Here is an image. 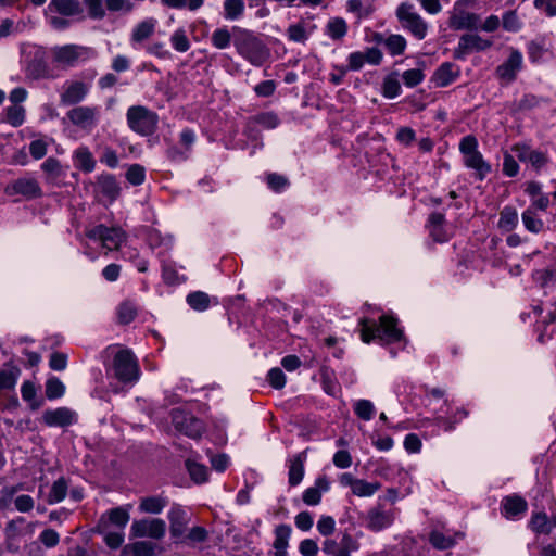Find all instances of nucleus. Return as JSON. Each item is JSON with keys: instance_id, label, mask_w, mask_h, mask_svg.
<instances>
[{"instance_id": "39448f33", "label": "nucleus", "mask_w": 556, "mask_h": 556, "mask_svg": "<svg viewBox=\"0 0 556 556\" xmlns=\"http://www.w3.org/2000/svg\"><path fill=\"white\" fill-rule=\"evenodd\" d=\"M396 17L403 28L407 29L418 40L424 39L428 33V24L415 11L412 3L403 2L396 9Z\"/></svg>"}, {"instance_id": "393cba45", "label": "nucleus", "mask_w": 556, "mask_h": 556, "mask_svg": "<svg viewBox=\"0 0 556 556\" xmlns=\"http://www.w3.org/2000/svg\"><path fill=\"white\" fill-rule=\"evenodd\" d=\"M156 548V544L150 541H137L125 545L122 549V556H155Z\"/></svg>"}, {"instance_id": "09e8293b", "label": "nucleus", "mask_w": 556, "mask_h": 556, "mask_svg": "<svg viewBox=\"0 0 556 556\" xmlns=\"http://www.w3.org/2000/svg\"><path fill=\"white\" fill-rule=\"evenodd\" d=\"M161 3L170 9H184L188 8L190 11L200 9L204 0H161Z\"/></svg>"}, {"instance_id": "37998d69", "label": "nucleus", "mask_w": 556, "mask_h": 556, "mask_svg": "<svg viewBox=\"0 0 556 556\" xmlns=\"http://www.w3.org/2000/svg\"><path fill=\"white\" fill-rule=\"evenodd\" d=\"M208 539V532L204 527H193L178 541L187 544L203 543Z\"/></svg>"}, {"instance_id": "7ed1b4c3", "label": "nucleus", "mask_w": 556, "mask_h": 556, "mask_svg": "<svg viewBox=\"0 0 556 556\" xmlns=\"http://www.w3.org/2000/svg\"><path fill=\"white\" fill-rule=\"evenodd\" d=\"M112 369L114 377L123 383H135L140 377L138 359L129 349L114 353Z\"/></svg>"}, {"instance_id": "a211bd4d", "label": "nucleus", "mask_w": 556, "mask_h": 556, "mask_svg": "<svg viewBox=\"0 0 556 556\" xmlns=\"http://www.w3.org/2000/svg\"><path fill=\"white\" fill-rule=\"evenodd\" d=\"M41 420L48 427H67L75 422L76 414L68 407H58L45 410Z\"/></svg>"}, {"instance_id": "5fc2aeb1", "label": "nucleus", "mask_w": 556, "mask_h": 556, "mask_svg": "<svg viewBox=\"0 0 556 556\" xmlns=\"http://www.w3.org/2000/svg\"><path fill=\"white\" fill-rule=\"evenodd\" d=\"M266 181L268 187L275 192H280L289 186L288 178L276 173L268 174Z\"/></svg>"}, {"instance_id": "69168bd1", "label": "nucleus", "mask_w": 556, "mask_h": 556, "mask_svg": "<svg viewBox=\"0 0 556 556\" xmlns=\"http://www.w3.org/2000/svg\"><path fill=\"white\" fill-rule=\"evenodd\" d=\"M15 193L31 197L35 193V184L31 180L20 179L12 185Z\"/></svg>"}, {"instance_id": "9b49d317", "label": "nucleus", "mask_w": 556, "mask_h": 556, "mask_svg": "<svg viewBox=\"0 0 556 556\" xmlns=\"http://www.w3.org/2000/svg\"><path fill=\"white\" fill-rule=\"evenodd\" d=\"M493 42L478 34H464L460 36L457 47L453 51L456 60H464L472 52H481L491 48Z\"/></svg>"}, {"instance_id": "c85d7f7f", "label": "nucleus", "mask_w": 556, "mask_h": 556, "mask_svg": "<svg viewBox=\"0 0 556 556\" xmlns=\"http://www.w3.org/2000/svg\"><path fill=\"white\" fill-rule=\"evenodd\" d=\"M156 21L154 18H147L136 25L131 33V40L134 42H142L150 38L155 30Z\"/></svg>"}, {"instance_id": "9d476101", "label": "nucleus", "mask_w": 556, "mask_h": 556, "mask_svg": "<svg viewBox=\"0 0 556 556\" xmlns=\"http://www.w3.org/2000/svg\"><path fill=\"white\" fill-rule=\"evenodd\" d=\"M172 421L179 432L189 438L199 439L204 432V424L202 420L180 409H174L172 412Z\"/></svg>"}, {"instance_id": "4be33fe9", "label": "nucleus", "mask_w": 556, "mask_h": 556, "mask_svg": "<svg viewBox=\"0 0 556 556\" xmlns=\"http://www.w3.org/2000/svg\"><path fill=\"white\" fill-rule=\"evenodd\" d=\"M306 451H303L289 459L288 482L291 486H296L303 480L304 463L306 462Z\"/></svg>"}, {"instance_id": "ea45409f", "label": "nucleus", "mask_w": 556, "mask_h": 556, "mask_svg": "<svg viewBox=\"0 0 556 556\" xmlns=\"http://www.w3.org/2000/svg\"><path fill=\"white\" fill-rule=\"evenodd\" d=\"M429 542L434 548L441 551L447 549L455 544V540L452 536L445 535L439 530H432L430 532Z\"/></svg>"}, {"instance_id": "e433bc0d", "label": "nucleus", "mask_w": 556, "mask_h": 556, "mask_svg": "<svg viewBox=\"0 0 556 556\" xmlns=\"http://www.w3.org/2000/svg\"><path fill=\"white\" fill-rule=\"evenodd\" d=\"M65 386L58 377H51L46 382L45 394L48 400H56L64 395Z\"/></svg>"}, {"instance_id": "79ce46f5", "label": "nucleus", "mask_w": 556, "mask_h": 556, "mask_svg": "<svg viewBox=\"0 0 556 556\" xmlns=\"http://www.w3.org/2000/svg\"><path fill=\"white\" fill-rule=\"evenodd\" d=\"M380 488L381 484L379 482H367L363 479H357L352 489V493L356 496H371Z\"/></svg>"}, {"instance_id": "b1692460", "label": "nucleus", "mask_w": 556, "mask_h": 556, "mask_svg": "<svg viewBox=\"0 0 556 556\" xmlns=\"http://www.w3.org/2000/svg\"><path fill=\"white\" fill-rule=\"evenodd\" d=\"M503 515L506 518H514L522 515L528 509L527 501L519 495L506 496L502 501Z\"/></svg>"}, {"instance_id": "a19ab883", "label": "nucleus", "mask_w": 556, "mask_h": 556, "mask_svg": "<svg viewBox=\"0 0 556 556\" xmlns=\"http://www.w3.org/2000/svg\"><path fill=\"white\" fill-rule=\"evenodd\" d=\"M187 303L195 311H205L211 304V299L205 292L195 291L187 296Z\"/></svg>"}, {"instance_id": "5701e85b", "label": "nucleus", "mask_w": 556, "mask_h": 556, "mask_svg": "<svg viewBox=\"0 0 556 556\" xmlns=\"http://www.w3.org/2000/svg\"><path fill=\"white\" fill-rule=\"evenodd\" d=\"M330 483L326 476H320L316 479L315 485L306 489L302 495V500L306 505L315 506L321 501L323 492H327Z\"/></svg>"}, {"instance_id": "f8f14e48", "label": "nucleus", "mask_w": 556, "mask_h": 556, "mask_svg": "<svg viewBox=\"0 0 556 556\" xmlns=\"http://www.w3.org/2000/svg\"><path fill=\"white\" fill-rule=\"evenodd\" d=\"M131 536L134 538H151L161 540L165 535L166 523L163 519H141L135 520L131 525Z\"/></svg>"}, {"instance_id": "2eb2a0df", "label": "nucleus", "mask_w": 556, "mask_h": 556, "mask_svg": "<svg viewBox=\"0 0 556 556\" xmlns=\"http://www.w3.org/2000/svg\"><path fill=\"white\" fill-rule=\"evenodd\" d=\"M169 532L173 539L179 540L186 533L191 520L190 514L180 505H173L168 511Z\"/></svg>"}, {"instance_id": "f3484780", "label": "nucleus", "mask_w": 556, "mask_h": 556, "mask_svg": "<svg viewBox=\"0 0 556 556\" xmlns=\"http://www.w3.org/2000/svg\"><path fill=\"white\" fill-rule=\"evenodd\" d=\"M280 124L278 115L274 112H262L248 118L245 123V132L249 137L256 138L258 135L257 126L264 129H274Z\"/></svg>"}, {"instance_id": "49530a36", "label": "nucleus", "mask_w": 556, "mask_h": 556, "mask_svg": "<svg viewBox=\"0 0 556 556\" xmlns=\"http://www.w3.org/2000/svg\"><path fill=\"white\" fill-rule=\"evenodd\" d=\"M384 46L392 55H401L406 48V40L401 35H391L384 40Z\"/></svg>"}, {"instance_id": "f257e3e1", "label": "nucleus", "mask_w": 556, "mask_h": 556, "mask_svg": "<svg viewBox=\"0 0 556 556\" xmlns=\"http://www.w3.org/2000/svg\"><path fill=\"white\" fill-rule=\"evenodd\" d=\"M361 327V339L364 343H370L378 339L384 343H394L403 339V330L399 328V320L392 315H381L379 324L374 319L362 318L358 323Z\"/></svg>"}, {"instance_id": "f03ea898", "label": "nucleus", "mask_w": 556, "mask_h": 556, "mask_svg": "<svg viewBox=\"0 0 556 556\" xmlns=\"http://www.w3.org/2000/svg\"><path fill=\"white\" fill-rule=\"evenodd\" d=\"M233 45L237 52L252 65L261 66L270 56L267 46L251 30L235 26Z\"/></svg>"}, {"instance_id": "4d7b16f0", "label": "nucleus", "mask_w": 556, "mask_h": 556, "mask_svg": "<svg viewBox=\"0 0 556 556\" xmlns=\"http://www.w3.org/2000/svg\"><path fill=\"white\" fill-rule=\"evenodd\" d=\"M173 47L178 52H186L190 48V42L182 29L176 30L170 38Z\"/></svg>"}, {"instance_id": "2f4dec72", "label": "nucleus", "mask_w": 556, "mask_h": 556, "mask_svg": "<svg viewBox=\"0 0 556 556\" xmlns=\"http://www.w3.org/2000/svg\"><path fill=\"white\" fill-rule=\"evenodd\" d=\"M166 505L167 501L162 496H147L140 500L139 509L147 514H160Z\"/></svg>"}, {"instance_id": "3c124183", "label": "nucleus", "mask_w": 556, "mask_h": 556, "mask_svg": "<svg viewBox=\"0 0 556 556\" xmlns=\"http://www.w3.org/2000/svg\"><path fill=\"white\" fill-rule=\"evenodd\" d=\"M97 532L104 535V542L110 548H118L124 542V533L122 530L112 531L110 529L106 531Z\"/></svg>"}, {"instance_id": "7c9ffc66", "label": "nucleus", "mask_w": 556, "mask_h": 556, "mask_svg": "<svg viewBox=\"0 0 556 556\" xmlns=\"http://www.w3.org/2000/svg\"><path fill=\"white\" fill-rule=\"evenodd\" d=\"M518 225V213L513 206H505L500 212V219L497 227L506 232H509Z\"/></svg>"}, {"instance_id": "a18cd8bd", "label": "nucleus", "mask_w": 556, "mask_h": 556, "mask_svg": "<svg viewBox=\"0 0 556 556\" xmlns=\"http://www.w3.org/2000/svg\"><path fill=\"white\" fill-rule=\"evenodd\" d=\"M346 31L348 25L341 17L332 18L327 25V33L334 40L343 38L346 35Z\"/></svg>"}, {"instance_id": "bf43d9fd", "label": "nucleus", "mask_w": 556, "mask_h": 556, "mask_svg": "<svg viewBox=\"0 0 556 556\" xmlns=\"http://www.w3.org/2000/svg\"><path fill=\"white\" fill-rule=\"evenodd\" d=\"M424 73L419 68L405 71L402 75L403 81L407 87H415L424 80Z\"/></svg>"}, {"instance_id": "423d86ee", "label": "nucleus", "mask_w": 556, "mask_h": 556, "mask_svg": "<svg viewBox=\"0 0 556 556\" xmlns=\"http://www.w3.org/2000/svg\"><path fill=\"white\" fill-rule=\"evenodd\" d=\"M92 50L78 45H65L52 50L53 61L62 67H73L92 56Z\"/></svg>"}, {"instance_id": "bb28decb", "label": "nucleus", "mask_w": 556, "mask_h": 556, "mask_svg": "<svg viewBox=\"0 0 556 556\" xmlns=\"http://www.w3.org/2000/svg\"><path fill=\"white\" fill-rule=\"evenodd\" d=\"M530 529L538 534H548L556 528V522L543 511L533 513L529 521Z\"/></svg>"}, {"instance_id": "c9c22d12", "label": "nucleus", "mask_w": 556, "mask_h": 556, "mask_svg": "<svg viewBox=\"0 0 556 556\" xmlns=\"http://www.w3.org/2000/svg\"><path fill=\"white\" fill-rule=\"evenodd\" d=\"M522 223L527 230L539 233L544 228L542 219L536 217V213L532 207H528L521 215Z\"/></svg>"}, {"instance_id": "8fccbe9b", "label": "nucleus", "mask_w": 556, "mask_h": 556, "mask_svg": "<svg viewBox=\"0 0 556 556\" xmlns=\"http://www.w3.org/2000/svg\"><path fill=\"white\" fill-rule=\"evenodd\" d=\"M354 412L358 418L370 420L375 413V406L368 400H359L354 405Z\"/></svg>"}, {"instance_id": "680f3d73", "label": "nucleus", "mask_w": 556, "mask_h": 556, "mask_svg": "<svg viewBox=\"0 0 556 556\" xmlns=\"http://www.w3.org/2000/svg\"><path fill=\"white\" fill-rule=\"evenodd\" d=\"M287 33L289 39L295 42H304L307 39V34L302 23L290 25Z\"/></svg>"}, {"instance_id": "20e7f679", "label": "nucleus", "mask_w": 556, "mask_h": 556, "mask_svg": "<svg viewBox=\"0 0 556 556\" xmlns=\"http://www.w3.org/2000/svg\"><path fill=\"white\" fill-rule=\"evenodd\" d=\"M129 128L140 136L152 135L157 127V114L143 105H132L127 110Z\"/></svg>"}, {"instance_id": "58836bf2", "label": "nucleus", "mask_w": 556, "mask_h": 556, "mask_svg": "<svg viewBox=\"0 0 556 556\" xmlns=\"http://www.w3.org/2000/svg\"><path fill=\"white\" fill-rule=\"evenodd\" d=\"M244 2L242 0H225L224 16L226 20L235 21L242 16Z\"/></svg>"}, {"instance_id": "c03bdc74", "label": "nucleus", "mask_w": 556, "mask_h": 556, "mask_svg": "<svg viewBox=\"0 0 556 556\" xmlns=\"http://www.w3.org/2000/svg\"><path fill=\"white\" fill-rule=\"evenodd\" d=\"M76 161L78 162V167L86 172L90 173L94 169L96 161L92 157V154L87 148H80L75 152Z\"/></svg>"}, {"instance_id": "0e129e2a", "label": "nucleus", "mask_w": 556, "mask_h": 556, "mask_svg": "<svg viewBox=\"0 0 556 556\" xmlns=\"http://www.w3.org/2000/svg\"><path fill=\"white\" fill-rule=\"evenodd\" d=\"M269 384L275 389H282L286 384V376L283 371L276 367L271 368L267 375Z\"/></svg>"}, {"instance_id": "6e6552de", "label": "nucleus", "mask_w": 556, "mask_h": 556, "mask_svg": "<svg viewBox=\"0 0 556 556\" xmlns=\"http://www.w3.org/2000/svg\"><path fill=\"white\" fill-rule=\"evenodd\" d=\"M86 236L91 240H98L109 251L117 250L125 241L126 235L121 227H106L97 225L86 230Z\"/></svg>"}, {"instance_id": "ddd939ff", "label": "nucleus", "mask_w": 556, "mask_h": 556, "mask_svg": "<svg viewBox=\"0 0 556 556\" xmlns=\"http://www.w3.org/2000/svg\"><path fill=\"white\" fill-rule=\"evenodd\" d=\"M89 93V85L81 80H67L62 86L60 102L63 105H76Z\"/></svg>"}, {"instance_id": "6e6d98bb", "label": "nucleus", "mask_w": 556, "mask_h": 556, "mask_svg": "<svg viewBox=\"0 0 556 556\" xmlns=\"http://www.w3.org/2000/svg\"><path fill=\"white\" fill-rule=\"evenodd\" d=\"M383 96L388 99H394L401 92V85L396 78L387 77L382 86Z\"/></svg>"}, {"instance_id": "a878e982", "label": "nucleus", "mask_w": 556, "mask_h": 556, "mask_svg": "<svg viewBox=\"0 0 556 556\" xmlns=\"http://www.w3.org/2000/svg\"><path fill=\"white\" fill-rule=\"evenodd\" d=\"M291 534V528L288 525H279L275 529V556H288L287 548L289 545V538Z\"/></svg>"}, {"instance_id": "0eeeda50", "label": "nucleus", "mask_w": 556, "mask_h": 556, "mask_svg": "<svg viewBox=\"0 0 556 556\" xmlns=\"http://www.w3.org/2000/svg\"><path fill=\"white\" fill-rule=\"evenodd\" d=\"M466 0L455 2L452 11H450L447 25L454 30H476L480 27V15L469 12L465 9Z\"/></svg>"}, {"instance_id": "72a5a7b5", "label": "nucleus", "mask_w": 556, "mask_h": 556, "mask_svg": "<svg viewBox=\"0 0 556 556\" xmlns=\"http://www.w3.org/2000/svg\"><path fill=\"white\" fill-rule=\"evenodd\" d=\"M138 314V307L135 302L126 300L117 308L118 323L127 325L131 323Z\"/></svg>"}, {"instance_id": "4468645a", "label": "nucleus", "mask_w": 556, "mask_h": 556, "mask_svg": "<svg viewBox=\"0 0 556 556\" xmlns=\"http://www.w3.org/2000/svg\"><path fill=\"white\" fill-rule=\"evenodd\" d=\"M129 518V513L125 507L112 508L100 517L96 531H106L112 529V527L123 531Z\"/></svg>"}, {"instance_id": "864d4df0", "label": "nucleus", "mask_w": 556, "mask_h": 556, "mask_svg": "<svg viewBox=\"0 0 556 556\" xmlns=\"http://www.w3.org/2000/svg\"><path fill=\"white\" fill-rule=\"evenodd\" d=\"M144 168L139 164L131 165L126 172V179L134 186L141 185L144 181Z\"/></svg>"}, {"instance_id": "e2e57ef3", "label": "nucleus", "mask_w": 556, "mask_h": 556, "mask_svg": "<svg viewBox=\"0 0 556 556\" xmlns=\"http://www.w3.org/2000/svg\"><path fill=\"white\" fill-rule=\"evenodd\" d=\"M24 121V109L21 105H11L7 109V122L18 126Z\"/></svg>"}, {"instance_id": "052dcab7", "label": "nucleus", "mask_w": 556, "mask_h": 556, "mask_svg": "<svg viewBox=\"0 0 556 556\" xmlns=\"http://www.w3.org/2000/svg\"><path fill=\"white\" fill-rule=\"evenodd\" d=\"M519 172V165L516 162L515 157L508 153L507 151L504 152L503 155V173L507 177H515Z\"/></svg>"}, {"instance_id": "473e14b6", "label": "nucleus", "mask_w": 556, "mask_h": 556, "mask_svg": "<svg viewBox=\"0 0 556 556\" xmlns=\"http://www.w3.org/2000/svg\"><path fill=\"white\" fill-rule=\"evenodd\" d=\"M50 5L63 15H77L83 13V5L78 0H52Z\"/></svg>"}, {"instance_id": "338daca9", "label": "nucleus", "mask_w": 556, "mask_h": 556, "mask_svg": "<svg viewBox=\"0 0 556 556\" xmlns=\"http://www.w3.org/2000/svg\"><path fill=\"white\" fill-rule=\"evenodd\" d=\"M67 366V356L64 353L53 352L50 355L49 367L52 370L61 371Z\"/></svg>"}, {"instance_id": "1a4fd4ad", "label": "nucleus", "mask_w": 556, "mask_h": 556, "mask_svg": "<svg viewBox=\"0 0 556 556\" xmlns=\"http://www.w3.org/2000/svg\"><path fill=\"white\" fill-rule=\"evenodd\" d=\"M67 119L75 127L90 132L99 122V109L97 106L76 105L66 113Z\"/></svg>"}, {"instance_id": "de8ad7c7", "label": "nucleus", "mask_w": 556, "mask_h": 556, "mask_svg": "<svg viewBox=\"0 0 556 556\" xmlns=\"http://www.w3.org/2000/svg\"><path fill=\"white\" fill-rule=\"evenodd\" d=\"M67 493V484L63 478L58 479L51 486L49 493V502L58 503L65 498Z\"/></svg>"}, {"instance_id": "13d9d810", "label": "nucleus", "mask_w": 556, "mask_h": 556, "mask_svg": "<svg viewBox=\"0 0 556 556\" xmlns=\"http://www.w3.org/2000/svg\"><path fill=\"white\" fill-rule=\"evenodd\" d=\"M17 370L14 368L0 371V390L12 389L16 383Z\"/></svg>"}, {"instance_id": "774afa93", "label": "nucleus", "mask_w": 556, "mask_h": 556, "mask_svg": "<svg viewBox=\"0 0 556 556\" xmlns=\"http://www.w3.org/2000/svg\"><path fill=\"white\" fill-rule=\"evenodd\" d=\"M334 519L330 516H323L317 522V530L324 536H328L334 531Z\"/></svg>"}, {"instance_id": "dca6fc26", "label": "nucleus", "mask_w": 556, "mask_h": 556, "mask_svg": "<svg viewBox=\"0 0 556 556\" xmlns=\"http://www.w3.org/2000/svg\"><path fill=\"white\" fill-rule=\"evenodd\" d=\"M394 521V514L387 510L382 505L370 508L366 517V526L369 530L378 532L390 527Z\"/></svg>"}, {"instance_id": "603ef678", "label": "nucleus", "mask_w": 556, "mask_h": 556, "mask_svg": "<svg viewBox=\"0 0 556 556\" xmlns=\"http://www.w3.org/2000/svg\"><path fill=\"white\" fill-rule=\"evenodd\" d=\"M88 15L93 20H102L105 16L103 0H85Z\"/></svg>"}, {"instance_id": "412c9836", "label": "nucleus", "mask_w": 556, "mask_h": 556, "mask_svg": "<svg viewBox=\"0 0 556 556\" xmlns=\"http://www.w3.org/2000/svg\"><path fill=\"white\" fill-rule=\"evenodd\" d=\"M427 228L430 237L438 243L446 242L451 237L445 227V216L442 213H431L428 218Z\"/></svg>"}, {"instance_id": "aec40b11", "label": "nucleus", "mask_w": 556, "mask_h": 556, "mask_svg": "<svg viewBox=\"0 0 556 556\" xmlns=\"http://www.w3.org/2000/svg\"><path fill=\"white\" fill-rule=\"evenodd\" d=\"M522 66V55L516 50L511 49L509 58L496 68V75L500 79L506 83H511L516 79L517 73Z\"/></svg>"}, {"instance_id": "6ab92c4d", "label": "nucleus", "mask_w": 556, "mask_h": 556, "mask_svg": "<svg viewBox=\"0 0 556 556\" xmlns=\"http://www.w3.org/2000/svg\"><path fill=\"white\" fill-rule=\"evenodd\" d=\"M94 193L97 197L102 195L110 203H112L119 197L121 187L113 175L102 174L97 178V182L94 185Z\"/></svg>"}, {"instance_id": "c756f323", "label": "nucleus", "mask_w": 556, "mask_h": 556, "mask_svg": "<svg viewBox=\"0 0 556 556\" xmlns=\"http://www.w3.org/2000/svg\"><path fill=\"white\" fill-rule=\"evenodd\" d=\"M458 76L457 72H454V65L452 63H443L434 73L433 80L439 87H446L452 84Z\"/></svg>"}, {"instance_id": "f704fd0d", "label": "nucleus", "mask_w": 556, "mask_h": 556, "mask_svg": "<svg viewBox=\"0 0 556 556\" xmlns=\"http://www.w3.org/2000/svg\"><path fill=\"white\" fill-rule=\"evenodd\" d=\"M233 38V30L230 31L227 27L216 28L212 36V45L219 50L226 49L230 46L231 39Z\"/></svg>"}, {"instance_id": "4c0bfd02", "label": "nucleus", "mask_w": 556, "mask_h": 556, "mask_svg": "<svg viewBox=\"0 0 556 556\" xmlns=\"http://www.w3.org/2000/svg\"><path fill=\"white\" fill-rule=\"evenodd\" d=\"M186 468L191 477V479L195 482V483H203L207 480V468L202 465V464H199L194 460H191V459H187L186 460Z\"/></svg>"}, {"instance_id": "cd10ccee", "label": "nucleus", "mask_w": 556, "mask_h": 556, "mask_svg": "<svg viewBox=\"0 0 556 556\" xmlns=\"http://www.w3.org/2000/svg\"><path fill=\"white\" fill-rule=\"evenodd\" d=\"M464 163L467 167L477 170L481 180L491 172V166L483 160L479 151L464 155Z\"/></svg>"}]
</instances>
